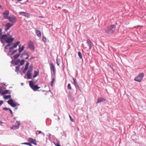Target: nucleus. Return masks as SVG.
<instances>
[{"instance_id": "dca6fc26", "label": "nucleus", "mask_w": 146, "mask_h": 146, "mask_svg": "<svg viewBox=\"0 0 146 146\" xmlns=\"http://www.w3.org/2000/svg\"><path fill=\"white\" fill-rule=\"evenodd\" d=\"M20 125V123H19L18 125H14L12 127H11V129H18L19 127V125Z\"/></svg>"}, {"instance_id": "7c9ffc66", "label": "nucleus", "mask_w": 146, "mask_h": 146, "mask_svg": "<svg viewBox=\"0 0 146 146\" xmlns=\"http://www.w3.org/2000/svg\"><path fill=\"white\" fill-rule=\"evenodd\" d=\"M55 80V79L54 78H52V81L51 82V86H52L53 83H54V82Z\"/></svg>"}, {"instance_id": "1a4fd4ad", "label": "nucleus", "mask_w": 146, "mask_h": 146, "mask_svg": "<svg viewBox=\"0 0 146 146\" xmlns=\"http://www.w3.org/2000/svg\"><path fill=\"white\" fill-rule=\"evenodd\" d=\"M28 141L30 143H33L35 145H36V141L35 139H34L33 138L29 137L28 138Z\"/></svg>"}, {"instance_id": "20e7f679", "label": "nucleus", "mask_w": 146, "mask_h": 146, "mask_svg": "<svg viewBox=\"0 0 146 146\" xmlns=\"http://www.w3.org/2000/svg\"><path fill=\"white\" fill-rule=\"evenodd\" d=\"M8 19L9 21L12 24L15 23L17 20L16 17L14 15H12L9 17Z\"/></svg>"}, {"instance_id": "c03bdc74", "label": "nucleus", "mask_w": 146, "mask_h": 146, "mask_svg": "<svg viewBox=\"0 0 146 146\" xmlns=\"http://www.w3.org/2000/svg\"><path fill=\"white\" fill-rule=\"evenodd\" d=\"M38 133H39V134H41V133H42L43 135L44 134V133L43 132H41L40 131H38Z\"/></svg>"}, {"instance_id": "09e8293b", "label": "nucleus", "mask_w": 146, "mask_h": 146, "mask_svg": "<svg viewBox=\"0 0 146 146\" xmlns=\"http://www.w3.org/2000/svg\"><path fill=\"white\" fill-rule=\"evenodd\" d=\"M26 71H27L26 70H25V69H24V70H23V72L24 73H25L26 72Z\"/></svg>"}, {"instance_id": "412c9836", "label": "nucleus", "mask_w": 146, "mask_h": 146, "mask_svg": "<svg viewBox=\"0 0 146 146\" xmlns=\"http://www.w3.org/2000/svg\"><path fill=\"white\" fill-rule=\"evenodd\" d=\"M9 90H5L2 93V95L5 94L9 93Z\"/></svg>"}, {"instance_id": "393cba45", "label": "nucleus", "mask_w": 146, "mask_h": 146, "mask_svg": "<svg viewBox=\"0 0 146 146\" xmlns=\"http://www.w3.org/2000/svg\"><path fill=\"white\" fill-rule=\"evenodd\" d=\"M11 98V96L10 95H8L6 96H5L4 97V98L5 99H10Z\"/></svg>"}, {"instance_id": "4d7b16f0", "label": "nucleus", "mask_w": 146, "mask_h": 146, "mask_svg": "<svg viewBox=\"0 0 146 146\" xmlns=\"http://www.w3.org/2000/svg\"><path fill=\"white\" fill-rule=\"evenodd\" d=\"M43 3H41V4H42Z\"/></svg>"}, {"instance_id": "c756f323", "label": "nucleus", "mask_w": 146, "mask_h": 146, "mask_svg": "<svg viewBox=\"0 0 146 146\" xmlns=\"http://www.w3.org/2000/svg\"><path fill=\"white\" fill-rule=\"evenodd\" d=\"M68 88V89L71 90L72 89V88L71 86V84H69L67 86Z\"/></svg>"}, {"instance_id": "bb28decb", "label": "nucleus", "mask_w": 146, "mask_h": 146, "mask_svg": "<svg viewBox=\"0 0 146 146\" xmlns=\"http://www.w3.org/2000/svg\"><path fill=\"white\" fill-rule=\"evenodd\" d=\"M78 53V55L79 57L81 59H82V55L81 53L80 52H79Z\"/></svg>"}, {"instance_id": "aec40b11", "label": "nucleus", "mask_w": 146, "mask_h": 146, "mask_svg": "<svg viewBox=\"0 0 146 146\" xmlns=\"http://www.w3.org/2000/svg\"><path fill=\"white\" fill-rule=\"evenodd\" d=\"M23 55H26L27 56V57L25 58V59H27L28 58L29 56V53L28 52H26L23 53Z\"/></svg>"}, {"instance_id": "3c124183", "label": "nucleus", "mask_w": 146, "mask_h": 146, "mask_svg": "<svg viewBox=\"0 0 146 146\" xmlns=\"http://www.w3.org/2000/svg\"><path fill=\"white\" fill-rule=\"evenodd\" d=\"M10 45V44H7V45L6 46H5V48H6V47H7V46H9Z\"/></svg>"}, {"instance_id": "6e6d98bb", "label": "nucleus", "mask_w": 146, "mask_h": 146, "mask_svg": "<svg viewBox=\"0 0 146 146\" xmlns=\"http://www.w3.org/2000/svg\"><path fill=\"white\" fill-rule=\"evenodd\" d=\"M0 123H3L2 122L1 120H0Z\"/></svg>"}, {"instance_id": "de8ad7c7", "label": "nucleus", "mask_w": 146, "mask_h": 146, "mask_svg": "<svg viewBox=\"0 0 146 146\" xmlns=\"http://www.w3.org/2000/svg\"><path fill=\"white\" fill-rule=\"evenodd\" d=\"M9 110L10 111L11 114L12 115L13 114V112H12V110H11L10 109Z\"/></svg>"}, {"instance_id": "473e14b6", "label": "nucleus", "mask_w": 146, "mask_h": 146, "mask_svg": "<svg viewBox=\"0 0 146 146\" xmlns=\"http://www.w3.org/2000/svg\"><path fill=\"white\" fill-rule=\"evenodd\" d=\"M73 80L74 83L75 85L76 86L77 84V81L75 79H74V78H73Z\"/></svg>"}, {"instance_id": "0eeeda50", "label": "nucleus", "mask_w": 146, "mask_h": 146, "mask_svg": "<svg viewBox=\"0 0 146 146\" xmlns=\"http://www.w3.org/2000/svg\"><path fill=\"white\" fill-rule=\"evenodd\" d=\"M19 14L22 16L26 17L28 18H29L30 17V15L29 13H26L24 12H20L19 13Z\"/></svg>"}, {"instance_id": "37998d69", "label": "nucleus", "mask_w": 146, "mask_h": 146, "mask_svg": "<svg viewBox=\"0 0 146 146\" xmlns=\"http://www.w3.org/2000/svg\"><path fill=\"white\" fill-rule=\"evenodd\" d=\"M17 51V50H15L12 53V55L13 54L16 52Z\"/></svg>"}, {"instance_id": "f03ea898", "label": "nucleus", "mask_w": 146, "mask_h": 146, "mask_svg": "<svg viewBox=\"0 0 146 146\" xmlns=\"http://www.w3.org/2000/svg\"><path fill=\"white\" fill-rule=\"evenodd\" d=\"M29 82L30 87L34 91H36L38 89L40 88V87L38 86L37 85H34L33 81H30Z\"/></svg>"}, {"instance_id": "6e6552de", "label": "nucleus", "mask_w": 146, "mask_h": 146, "mask_svg": "<svg viewBox=\"0 0 146 146\" xmlns=\"http://www.w3.org/2000/svg\"><path fill=\"white\" fill-rule=\"evenodd\" d=\"M14 39L13 38H12V36L10 35L8 37L5 41L7 43H9L12 42L14 40Z\"/></svg>"}, {"instance_id": "ea45409f", "label": "nucleus", "mask_w": 146, "mask_h": 146, "mask_svg": "<svg viewBox=\"0 0 146 146\" xmlns=\"http://www.w3.org/2000/svg\"><path fill=\"white\" fill-rule=\"evenodd\" d=\"M10 109L9 108H3V110H9Z\"/></svg>"}, {"instance_id": "a878e982", "label": "nucleus", "mask_w": 146, "mask_h": 146, "mask_svg": "<svg viewBox=\"0 0 146 146\" xmlns=\"http://www.w3.org/2000/svg\"><path fill=\"white\" fill-rule=\"evenodd\" d=\"M27 76L28 79H31L32 77V74L27 73Z\"/></svg>"}, {"instance_id": "f8f14e48", "label": "nucleus", "mask_w": 146, "mask_h": 146, "mask_svg": "<svg viewBox=\"0 0 146 146\" xmlns=\"http://www.w3.org/2000/svg\"><path fill=\"white\" fill-rule=\"evenodd\" d=\"M87 42L88 45L89 47V49L90 50L91 49L92 47V45L93 44L92 43V42L89 39H87Z\"/></svg>"}, {"instance_id": "b1692460", "label": "nucleus", "mask_w": 146, "mask_h": 146, "mask_svg": "<svg viewBox=\"0 0 146 146\" xmlns=\"http://www.w3.org/2000/svg\"><path fill=\"white\" fill-rule=\"evenodd\" d=\"M56 62L57 65L58 66H59L60 63V60L59 59H56Z\"/></svg>"}, {"instance_id": "a211bd4d", "label": "nucleus", "mask_w": 146, "mask_h": 146, "mask_svg": "<svg viewBox=\"0 0 146 146\" xmlns=\"http://www.w3.org/2000/svg\"><path fill=\"white\" fill-rule=\"evenodd\" d=\"M35 74L33 76L34 78H35L36 77L38 74L39 71H35L34 72Z\"/></svg>"}, {"instance_id": "58836bf2", "label": "nucleus", "mask_w": 146, "mask_h": 146, "mask_svg": "<svg viewBox=\"0 0 146 146\" xmlns=\"http://www.w3.org/2000/svg\"><path fill=\"white\" fill-rule=\"evenodd\" d=\"M13 48L12 46L10 48V49H9L10 52H11L13 51Z\"/></svg>"}, {"instance_id": "603ef678", "label": "nucleus", "mask_w": 146, "mask_h": 146, "mask_svg": "<svg viewBox=\"0 0 146 146\" xmlns=\"http://www.w3.org/2000/svg\"><path fill=\"white\" fill-rule=\"evenodd\" d=\"M77 87H78V88L79 89V90H80V87L79 86H78V84H77L76 85V86Z\"/></svg>"}, {"instance_id": "a19ab883", "label": "nucleus", "mask_w": 146, "mask_h": 146, "mask_svg": "<svg viewBox=\"0 0 146 146\" xmlns=\"http://www.w3.org/2000/svg\"><path fill=\"white\" fill-rule=\"evenodd\" d=\"M46 38L45 37H43L42 38V40L44 42H45L46 41Z\"/></svg>"}, {"instance_id": "13d9d810", "label": "nucleus", "mask_w": 146, "mask_h": 146, "mask_svg": "<svg viewBox=\"0 0 146 146\" xmlns=\"http://www.w3.org/2000/svg\"><path fill=\"white\" fill-rule=\"evenodd\" d=\"M78 130H79V129L78 128Z\"/></svg>"}, {"instance_id": "2eb2a0df", "label": "nucleus", "mask_w": 146, "mask_h": 146, "mask_svg": "<svg viewBox=\"0 0 146 146\" xmlns=\"http://www.w3.org/2000/svg\"><path fill=\"white\" fill-rule=\"evenodd\" d=\"M8 36H7V35H2L1 36V39L3 40H5V41H6V39L7 38Z\"/></svg>"}, {"instance_id": "4c0bfd02", "label": "nucleus", "mask_w": 146, "mask_h": 146, "mask_svg": "<svg viewBox=\"0 0 146 146\" xmlns=\"http://www.w3.org/2000/svg\"><path fill=\"white\" fill-rule=\"evenodd\" d=\"M69 116L71 121L72 122H74L73 119L72 117L70 115H69Z\"/></svg>"}, {"instance_id": "5701e85b", "label": "nucleus", "mask_w": 146, "mask_h": 146, "mask_svg": "<svg viewBox=\"0 0 146 146\" xmlns=\"http://www.w3.org/2000/svg\"><path fill=\"white\" fill-rule=\"evenodd\" d=\"M20 54H18L15 55L14 57L15 59H17L20 56Z\"/></svg>"}, {"instance_id": "9b49d317", "label": "nucleus", "mask_w": 146, "mask_h": 146, "mask_svg": "<svg viewBox=\"0 0 146 146\" xmlns=\"http://www.w3.org/2000/svg\"><path fill=\"white\" fill-rule=\"evenodd\" d=\"M13 25V24L12 23H6V26L7 28L5 29V31H7V30H9L10 28Z\"/></svg>"}, {"instance_id": "f3484780", "label": "nucleus", "mask_w": 146, "mask_h": 146, "mask_svg": "<svg viewBox=\"0 0 146 146\" xmlns=\"http://www.w3.org/2000/svg\"><path fill=\"white\" fill-rule=\"evenodd\" d=\"M21 45L19 46V50L20 52H21L24 49L25 47L24 46H22V47L21 48Z\"/></svg>"}, {"instance_id": "49530a36", "label": "nucleus", "mask_w": 146, "mask_h": 146, "mask_svg": "<svg viewBox=\"0 0 146 146\" xmlns=\"http://www.w3.org/2000/svg\"><path fill=\"white\" fill-rule=\"evenodd\" d=\"M55 145L56 146H60V144L59 143H58V144H55Z\"/></svg>"}, {"instance_id": "f704fd0d", "label": "nucleus", "mask_w": 146, "mask_h": 146, "mask_svg": "<svg viewBox=\"0 0 146 146\" xmlns=\"http://www.w3.org/2000/svg\"><path fill=\"white\" fill-rule=\"evenodd\" d=\"M32 72V70H29L27 72V74H32L31 72Z\"/></svg>"}, {"instance_id": "4468645a", "label": "nucleus", "mask_w": 146, "mask_h": 146, "mask_svg": "<svg viewBox=\"0 0 146 146\" xmlns=\"http://www.w3.org/2000/svg\"><path fill=\"white\" fill-rule=\"evenodd\" d=\"M36 33L37 35L39 37H40L41 36V34L40 31L37 29H36Z\"/></svg>"}, {"instance_id": "c9c22d12", "label": "nucleus", "mask_w": 146, "mask_h": 146, "mask_svg": "<svg viewBox=\"0 0 146 146\" xmlns=\"http://www.w3.org/2000/svg\"><path fill=\"white\" fill-rule=\"evenodd\" d=\"M20 62V60L19 59H18L16 62H15V64L17 65L18 64V63Z\"/></svg>"}, {"instance_id": "c85d7f7f", "label": "nucleus", "mask_w": 146, "mask_h": 146, "mask_svg": "<svg viewBox=\"0 0 146 146\" xmlns=\"http://www.w3.org/2000/svg\"><path fill=\"white\" fill-rule=\"evenodd\" d=\"M25 62V60H22L20 62V65H23L24 64Z\"/></svg>"}, {"instance_id": "ddd939ff", "label": "nucleus", "mask_w": 146, "mask_h": 146, "mask_svg": "<svg viewBox=\"0 0 146 146\" xmlns=\"http://www.w3.org/2000/svg\"><path fill=\"white\" fill-rule=\"evenodd\" d=\"M106 100V99L104 98H98V101L96 103V104L100 103L102 102H104Z\"/></svg>"}, {"instance_id": "423d86ee", "label": "nucleus", "mask_w": 146, "mask_h": 146, "mask_svg": "<svg viewBox=\"0 0 146 146\" xmlns=\"http://www.w3.org/2000/svg\"><path fill=\"white\" fill-rule=\"evenodd\" d=\"M28 45L29 48L30 49L33 51L34 50V43L32 41H29L28 43Z\"/></svg>"}, {"instance_id": "a18cd8bd", "label": "nucleus", "mask_w": 146, "mask_h": 146, "mask_svg": "<svg viewBox=\"0 0 146 146\" xmlns=\"http://www.w3.org/2000/svg\"><path fill=\"white\" fill-rule=\"evenodd\" d=\"M3 103V102L1 101H0V106Z\"/></svg>"}, {"instance_id": "9d476101", "label": "nucleus", "mask_w": 146, "mask_h": 146, "mask_svg": "<svg viewBox=\"0 0 146 146\" xmlns=\"http://www.w3.org/2000/svg\"><path fill=\"white\" fill-rule=\"evenodd\" d=\"M50 65L51 71H52L54 74H55V69L54 65L52 63H50Z\"/></svg>"}, {"instance_id": "79ce46f5", "label": "nucleus", "mask_w": 146, "mask_h": 146, "mask_svg": "<svg viewBox=\"0 0 146 146\" xmlns=\"http://www.w3.org/2000/svg\"><path fill=\"white\" fill-rule=\"evenodd\" d=\"M29 64V62H27L26 63V64L25 66L28 68Z\"/></svg>"}, {"instance_id": "72a5a7b5", "label": "nucleus", "mask_w": 146, "mask_h": 146, "mask_svg": "<svg viewBox=\"0 0 146 146\" xmlns=\"http://www.w3.org/2000/svg\"><path fill=\"white\" fill-rule=\"evenodd\" d=\"M10 106L12 107H15L16 106V105L15 104L13 103Z\"/></svg>"}, {"instance_id": "5fc2aeb1", "label": "nucleus", "mask_w": 146, "mask_h": 146, "mask_svg": "<svg viewBox=\"0 0 146 146\" xmlns=\"http://www.w3.org/2000/svg\"><path fill=\"white\" fill-rule=\"evenodd\" d=\"M7 36H10V34H9V33H7Z\"/></svg>"}, {"instance_id": "4be33fe9", "label": "nucleus", "mask_w": 146, "mask_h": 146, "mask_svg": "<svg viewBox=\"0 0 146 146\" xmlns=\"http://www.w3.org/2000/svg\"><path fill=\"white\" fill-rule=\"evenodd\" d=\"M7 103L11 105L13 103V101L12 99H10L8 101Z\"/></svg>"}, {"instance_id": "2f4dec72", "label": "nucleus", "mask_w": 146, "mask_h": 146, "mask_svg": "<svg viewBox=\"0 0 146 146\" xmlns=\"http://www.w3.org/2000/svg\"><path fill=\"white\" fill-rule=\"evenodd\" d=\"M23 144L28 145L29 146H32L31 144L29 143H22Z\"/></svg>"}, {"instance_id": "8fccbe9b", "label": "nucleus", "mask_w": 146, "mask_h": 146, "mask_svg": "<svg viewBox=\"0 0 146 146\" xmlns=\"http://www.w3.org/2000/svg\"><path fill=\"white\" fill-rule=\"evenodd\" d=\"M28 69V67L25 66V68L24 69L25 70H27Z\"/></svg>"}, {"instance_id": "f257e3e1", "label": "nucleus", "mask_w": 146, "mask_h": 146, "mask_svg": "<svg viewBox=\"0 0 146 146\" xmlns=\"http://www.w3.org/2000/svg\"><path fill=\"white\" fill-rule=\"evenodd\" d=\"M115 27L114 25H111L108 27L105 31L107 33L110 34L113 33L115 30Z\"/></svg>"}, {"instance_id": "e433bc0d", "label": "nucleus", "mask_w": 146, "mask_h": 146, "mask_svg": "<svg viewBox=\"0 0 146 146\" xmlns=\"http://www.w3.org/2000/svg\"><path fill=\"white\" fill-rule=\"evenodd\" d=\"M33 66L32 65H31L29 67V70H30L33 71Z\"/></svg>"}, {"instance_id": "7ed1b4c3", "label": "nucleus", "mask_w": 146, "mask_h": 146, "mask_svg": "<svg viewBox=\"0 0 146 146\" xmlns=\"http://www.w3.org/2000/svg\"><path fill=\"white\" fill-rule=\"evenodd\" d=\"M144 76L143 73H141L135 78L134 80L138 82H140L142 80Z\"/></svg>"}, {"instance_id": "cd10ccee", "label": "nucleus", "mask_w": 146, "mask_h": 146, "mask_svg": "<svg viewBox=\"0 0 146 146\" xmlns=\"http://www.w3.org/2000/svg\"><path fill=\"white\" fill-rule=\"evenodd\" d=\"M19 69H20L19 66V65L16 67V69H15V71L16 72H18L19 70Z\"/></svg>"}, {"instance_id": "39448f33", "label": "nucleus", "mask_w": 146, "mask_h": 146, "mask_svg": "<svg viewBox=\"0 0 146 146\" xmlns=\"http://www.w3.org/2000/svg\"><path fill=\"white\" fill-rule=\"evenodd\" d=\"M9 11L8 10H6L2 14L3 18L5 19H8L9 17Z\"/></svg>"}, {"instance_id": "6ab92c4d", "label": "nucleus", "mask_w": 146, "mask_h": 146, "mask_svg": "<svg viewBox=\"0 0 146 146\" xmlns=\"http://www.w3.org/2000/svg\"><path fill=\"white\" fill-rule=\"evenodd\" d=\"M20 43V42L19 41H18L16 42V43L14 44L13 46H12L13 48H16L17 46Z\"/></svg>"}, {"instance_id": "864d4df0", "label": "nucleus", "mask_w": 146, "mask_h": 146, "mask_svg": "<svg viewBox=\"0 0 146 146\" xmlns=\"http://www.w3.org/2000/svg\"><path fill=\"white\" fill-rule=\"evenodd\" d=\"M2 31V29H1L0 28V34H1V32Z\"/></svg>"}]
</instances>
